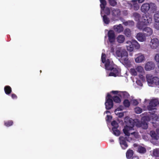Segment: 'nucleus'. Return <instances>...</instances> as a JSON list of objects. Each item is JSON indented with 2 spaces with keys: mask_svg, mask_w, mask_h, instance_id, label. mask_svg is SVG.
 <instances>
[{
  "mask_svg": "<svg viewBox=\"0 0 159 159\" xmlns=\"http://www.w3.org/2000/svg\"><path fill=\"white\" fill-rule=\"evenodd\" d=\"M131 130H110V132L115 136H118L125 134V139L129 142H132L135 138H138L139 134L136 132H131Z\"/></svg>",
  "mask_w": 159,
  "mask_h": 159,
  "instance_id": "nucleus-1",
  "label": "nucleus"
},
{
  "mask_svg": "<svg viewBox=\"0 0 159 159\" xmlns=\"http://www.w3.org/2000/svg\"><path fill=\"white\" fill-rule=\"evenodd\" d=\"M152 16L148 14H143L141 17V20L138 21L137 24V28L142 30L146 25H148L151 23L152 21Z\"/></svg>",
  "mask_w": 159,
  "mask_h": 159,
  "instance_id": "nucleus-2",
  "label": "nucleus"
},
{
  "mask_svg": "<svg viewBox=\"0 0 159 159\" xmlns=\"http://www.w3.org/2000/svg\"><path fill=\"white\" fill-rule=\"evenodd\" d=\"M147 81L148 84L159 85V78L157 77H153L150 74H148L146 76Z\"/></svg>",
  "mask_w": 159,
  "mask_h": 159,
  "instance_id": "nucleus-3",
  "label": "nucleus"
},
{
  "mask_svg": "<svg viewBox=\"0 0 159 159\" xmlns=\"http://www.w3.org/2000/svg\"><path fill=\"white\" fill-rule=\"evenodd\" d=\"M125 125L123 129H129L133 128L134 125H136V123L134 120L131 118H126L125 119Z\"/></svg>",
  "mask_w": 159,
  "mask_h": 159,
  "instance_id": "nucleus-4",
  "label": "nucleus"
},
{
  "mask_svg": "<svg viewBox=\"0 0 159 159\" xmlns=\"http://www.w3.org/2000/svg\"><path fill=\"white\" fill-rule=\"evenodd\" d=\"M116 54L118 57L123 58L125 62L128 60V54L125 50H117L116 51Z\"/></svg>",
  "mask_w": 159,
  "mask_h": 159,
  "instance_id": "nucleus-5",
  "label": "nucleus"
},
{
  "mask_svg": "<svg viewBox=\"0 0 159 159\" xmlns=\"http://www.w3.org/2000/svg\"><path fill=\"white\" fill-rule=\"evenodd\" d=\"M107 35L109 42L111 44H113L116 40V36L114 31L112 30H109L108 32Z\"/></svg>",
  "mask_w": 159,
  "mask_h": 159,
  "instance_id": "nucleus-6",
  "label": "nucleus"
},
{
  "mask_svg": "<svg viewBox=\"0 0 159 159\" xmlns=\"http://www.w3.org/2000/svg\"><path fill=\"white\" fill-rule=\"evenodd\" d=\"M159 102L157 99L152 100L150 102L149 105L147 107L149 111H152L155 109V107L158 104Z\"/></svg>",
  "mask_w": 159,
  "mask_h": 159,
  "instance_id": "nucleus-7",
  "label": "nucleus"
},
{
  "mask_svg": "<svg viewBox=\"0 0 159 159\" xmlns=\"http://www.w3.org/2000/svg\"><path fill=\"white\" fill-rule=\"evenodd\" d=\"M150 5L148 3H143L141 6L140 10L141 11L144 13V14H147L150 10Z\"/></svg>",
  "mask_w": 159,
  "mask_h": 159,
  "instance_id": "nucleus-8",
  "label": "nucleus"
},
{
  "mask_svg": "<svg viewBox=\"0 0 159 159\" xmlns=\"http://www.w3.org/2000/svg\"><path fill=\"white\" fill-rule=\"evenodd\" d=\"M159 44V42L158 39L154 38L151 39L150 43V46L152 48L156 49L158 47Z\"/></svg>",
  "mask_w": 159,
  "mask_h": 159,
  "instance_id": "nucleus-9",
  "label": "nucleus"
},
{
  "mask_svg": "<svg viewBox=\"0 0 159 159\" xmlns=\"http://www.w3.org/2000/svg\"><path fill=\"white\" fill-rule=\"evenodd\" d=\"M120 145L123 149H125L128 147L127 144L125 141V138L123 137L120 136L119 138Z\"/></svg>",
  "mask_w": 159,
  "mask_h": 159,
  "instance_id": "nucleus-10",
  "label": "nucleus"
},
{
  "mask_svg": "<svg viewBox=\"0 0 159 159\" xmlns=\"http://www.w3.org/2000/svg\"><path fill=\"white\" fill-rule=\"evenodd\" d=\"M136 126L138 128L141 127L143 129H147L148 128V125L145 121L141 122L138 121L136 123Z\"/></svg>",
  "mask_w": 159,
  "mask_h": 159,
  "instance_id": "nucleus-11",
  "label": "nucleus"
},
{
  "mask_svg": "<svg viewBox=\"0 0 159 159\" xmlns=\"http://www.w3.org/2000/svg\"><path fill=\"white\" fill-rule=\"evenodd\" d=\"M155 65L152 61H149L147 62L145 66V70L147 71H149L154 69Z\"/></svg>",
  "mask_w": 159,
  "mask_h": 159,
  "instance_id": "nucleus-12",
  "label": "nucleus"
},
{
  "mask_svg": "<svg viewBox=\"0 0 159 159\" xmlns=\"http://www.w3.org/2000/svg\"><path fill=\"white\" fill-rule=\"evenodd\" d=\"M105 63V69L107 70H112L113 68V65L112 62L110 61L109 59H107Z\"/></svg>",
  "mask_w": 159,
  "mask_h": 159,
  "instance_id": "nucleus-13",
  "label": "nucleus"
},
{
  "mask_svg": "<svg viewBox=\"0 0 159 159\" xmlns=\"http://www.w3.org/2000/svg\"><path fill=\"white\" fill-rule=\"evenodd\" d=\"M151 137L154 139L158 140L159 138V130H153L150 133Z\"/></svg>",
  "mask_w": 159,
  "mask_h": 159,
  "instance_id": "nucleus-14",
  "label": "nucleus"
},
{
  "mask_svg": "<svg viewBox=\"0 0 159 159\" xmlns=\"http://www.w3.org/2000/svg\"><path fill=\"white\" fill-rule=\"evenodd\" d=\"M106 108L107 110H109L113 106V101L112 99L108 98L106 100L105 103Z\"/></svg>",
  "mask_w": 159,
  "mask_h": 159,
  "instance_id": "nucleus-15",
  "label": "nucleus"
},
{
  "mask_svg": "<svg viewBox=\"0 0 159 159\" xmlns=\"http://www.w3.org/2000/svg\"><path fill=\"white\" fill-rule=\"evenodd\" d=\"M135 57V61L137 63L141 62L144 60V56L141 53L136 54Z\"/></svg>",
  "mask_w": 159,
  "mask_h": 159,
  "instance_id": "nucleus-16",
  "label": "nucleus"
},
{
  "mask_svg": "<svg viewBox=\"0 0 159 159\" xmlns=\"http://www.w3.org/2000/svg\"><path fill=\"white\" fill-rule=\"evenodd\" d=\"M136 37L138 40L140 42H144L146 40L145 35L142 33L139 32L137 33Z\"/></svg>",
  "mask_w": 159,
  "mask_h": 159,
  "instance_id": "nucleus-17",
  "label": "nucleus"
},
{
  "mask_svg": "<svg viewBox=\"0 0 159 159\" xmlns=\"http://www.w3.org/2000/svg\"><path fill=\"white\" fill-rule=\"evenodd\" d=\"M143 31L145 32L144 34L145 35L146 34L147 36L151 35L153 32L152 29L148 27H145L143 29Z\"/></svg>",
  "mask_w": 159,
  "mask_h": 159,
  "instance_id": "nucleus-18",
  "label": "nucleus"
},
{
  "mask_svg": "<svg viewBox=\"0 0 159 159\" xmlns=\"http://www.w3.org/2000/svg\"><path fill=\"white\" fill-rule=\"evenodd\" d=\"M131 2H133V4H130L131 7H133L134 10L137 11L138 10L139 8V4L137 3L136 0H132Z\"/></svg>",
  "mask_w": 159,
  "mask_h": 159,
  "instance_id": "nucleus-19",
  "label": "nucleus"
},
{
  "mask_svg": "<svg viewBox=\"0 0 159 159\" xmlns=\"http://www.w3.org/2000/svg\"><path fill=\"white\" fill-rule=\"evenodd\" d=\"M133 16L134 20L136 21H139L141 20V15L138 12H134L133 14Z\"/></svg>",
  "mask_w": 159,
  "mask_h": 159,
  "instance_id": "nucleus-20",
  "label": "nucleus"
},
{
  "mask_svg": "<svg viewBox=\"0 0 159 159\" xmlns=\"http://www.w3.org/2000/svg\"><path fill=\"white\" fill-rule=\"evenodd\" d=\"M114 29L116 32L119 33L122 32L124 30L123 26L121 24H119L117 26H114Z\"/></svg>",
  "mask_w": 159,
  "mask_h": 159,
  "instance_id": "nucleus-21",
  "label": "nucleus"
},
{
  "mask_svg": "<svg viewBox=\"0 0 159 159\" xmlns=\"http://www.w3.org/2000/svg\"><path fill=\"white\" fill-rule=\"evenodd\" d=\"M112 71L109 74V75L110 76H113L114 77H116L119 74L118 71L117 69L116 68H114L113 67V68L112 70Z\"/></svg>",
  "mask_w": 159,
  "mask_h": 159,
  "instance_id": "nucleus-22",
  "label": "nucleus"
},
{
  "mask_svg": "<svg viewBox=\"0 0 159 159\" xmlns=\"http://www.w3.org/2000/svg\"><path fill=\"white\" fill-rule=\"evenodd\" d=\"M4 90L5 93L8 95L10 94L12 92L11 88L8 85L4 87Z\"/></svg>",
  "mask_w": 159,
  "mask_h": 159,
  "instance_id": "nucleus-23",
  "label": "nucleus"
},
{
  "mask_svg": "<svg viewBox=\"0 0 159 159\" xmlns=\"http://www.w3.org/2000/svg\"><path fill=\"white\" fill-rule=\"evenodd\" d=\"M120 11L119 9H113L111 11V14L114 16H118L120 15Z\"/></svg>",
  "mask_w": 159,
  "mask_h": 159,
  "instance_id": "nucleus-24",
  "label": "nucleus"
},
{
  "mask_svg": "<svg viewBox=\"0 0 159 159\" xmlns=\"http://www.w3.org/2000/svg\"><path fill=\"white\" fill-rule=\"evenodd\" d=\"M111 125L112 127V129H117L119 126L118 122L115 120H113L111 122Z\"/></svg>",
  "mask_w": 159,
  "mask_h": 159,
  "instance_id": "nucleus-25",
  "label": "nucleus"
},
{
  "mask_svg": "<svg viewBox=\"0 0 159 159\" xmlns=\"http://www.w3.org/2000/svg\"><path fill=\"white\" fill-rule=\"evenodd\" d=\"M149 4L150 5V9L152 12L154 13L157 9V7L156 5L154 3L150 2Z\"/></svg>",
  "mask_w": 159,
  "mask_h": 159,
  "instance_id": "nucleus-26",
  "label": "nucleus"
},
{
  "mask_svg": "<svg viewBox=\"0 0 159 159\" xmlns=\"http://www.w3.org/2000/svg\"><path fill=\"white\" fill-rule=\"evenodd\" d=\"M134 48L137 49L140 48V46L139 44L137 41L135 40H133L132 41V44Z\"/></svg>",
  "mask_w": 159,
  "mask_h": 159,
  "instance_id": "nucleus-27",
  "label": "nucleus"
},
{
  "mask_svg": "<svg viewBox=\"0 0 159 159\" xmlns=\"http://www.w3.org/2000/svg\"><path fill=\"white\" fill-rule=\"evenodd\" d=\"M124 34L127 37H130L131 36V31L129 28H126L124 30Z\"/></svg>",
  "mask_w": 159,
  "mask_h": 159,
  "instance_id": "nucleus-28",
  "label": "nucleus"
},
{
  "mask_svg": "<svg viewBox=\"0 0 159 159\" xmlns=\"http://www.w3.org/2000/svg\"><path fill=\"white\" fill-rule=\"evenodd\" d=\"M116 39L118 43H122L124 42L125 38L123 35H119L117 37Z\"/></svg>",
  "mask_w": 159,
  "mask_h": 159,
  "instance_id": "nucleus-29",
  "label": "nucleus"
},
{
  "mask_svg": "<svg viewBox=\"0 0 159 159\" xmlns=\"http://www.w3.org/2000/svg\"><path fill=\"white\" fill-rule=\"evenodd\" d=\"M134 152L131 150H128L126 153V157L127 158H130L133 156Z\"/></svg>",
  "mask_w": 159,
  "mask_h": 159,
  "instance_id": "nucleus-30",
  "label": "nucleus"
},
{
  "mask_svg": "<svg viewBox=\"0 0 159 159\" xmlns=\"http://www.w3.org/2000/svg\"><path fill=\"white\" fill-rule=\"evenodd\" d=\"M100 7L101 10H103L107 5V2L105 0H100Z\"/></svg>",
  "mask_w": 159,
  "mask_h": 159,
  "instance_id": "nucleus-31",
  "label": "nucleus"
},
{
  "mask_svg": "<svg viewBox=\"0 0 159 159\" xmlns=\"http://www.w3.org/2000/svg\"><path fill=\"white\" fill-rule=\"evenodd\" d=\"M154 19L156 23L159 22V11H157L154 16Z\"/></svg>",
  "mask_w": 159,
  "mask_h": 159,
  "instance_id": "nucleus-32",
  "label": "nucleus"
},
{
  "mask_svg": "<svg viewBox=\"0 0 159 159\" xmlns=\"http://www.w3.org/2000/svg\"><path fill=\"white\" fill-rule=\"evenodd\" d=\"M13 122L12 120H8L4 121V124L7 127H9L13 125Z\"/></svg>",
  "mask_w": 159,
  "mask_h": 159,
  "instance_id": "nucleus-33",
  "label": "nucleus"
},
{
  "mask_svg": "<svg viewBox=\"0 0 159 159\" xmlns=\"http://www.w3.org/2000/svg\"><path fill=\"white\" fill-rule=\"evenodd\" d=\"M120 93V96L124 98H128L129 96V94L126 92H121Z\"/></svg>",
  "mask_w": 159,
  "mask_h": 159,
  "instance_id": "nucleus-34",
  "label": "nucleus"
},
{
  "mask_svg": "<svg viewBox=\"0 0 159 159\" xmlns=\"http://www.w3.org/2000/svg\"><path fill=\"white\" fill-rule=\"evenodd\" d=\"M138 151L139 152L141 153H144L146 152V149L142 146H139L138 147Z\"/></svg>",
  "mask_w": 159,
  "mask_h": 159,
  "instance_id": "nucleus-35",
  "label": "nucleus"
},
{
  "mask_svg": "<svg viewBox=\"0 0 159 159\" xmlns=\"http://www.w3.org/2000/svg\"><path fill=\"white\" fill-rule=\"evenodd\" d=\"M103 20L104 23L107 24H108L110 22L109 18L106 15L103 16Z\"/></svg>",
  "mask_w": 159,
  "mask_h": 159,
  "instance_id": "nucleus-36",
  "label": "nucleus"
},
{
  "mask_svg": "<svg viewBox=\"0 0 159 159\" xmlns=\"http://www.w3.org/2000/svg\"><path fill=\"white\" fill-rule=\"evenodd\" d=\"M113 99L114 101L116 103H120L121 102L120 98L116 96H113Z\"/></svg>",
  "mask_w": 159,
  "mask_h": 159,
  "instance_id": "nucleus-37",
  "label": "nucleus"
},
{
  "mask_svg": "<svg viewBox=\"0 0 159 159\" xmlns=\"http://www.w3.org/2000/svg\"><path fill=\"white\" fill-rule=\"evenodd\" d=\"M153 155L156 157L159 156V149L156 148L154 149L153 151Z\"/></svg>",
  "mask_w": 159,
  "mask_h": 159,
  "instance_id": "nucleus-38",
  "label": "nucleus"
},
{
  "mask_svg": "<svg viewBox=\"0 0 159 159\" xmlns=\"http://www.w3.org/2000/svg\"><path fill=\"white\" fill-rule=\"evenodd\" d=\"M123 104L125 107H128L130 106V103L128 99H125L123 102Z\"/></svg>",
  "mask_w": 159,
  "mask_h": 159,
  "instance_id": "nucleus-39",
  "label": "nucleus"
},
{
  "mask_svg": "<svg viewBox=\"0 0 159 159\" xmlns=\"http://www.w3.org/2000/svg\"><path fill=\"white\" fill-rule=\"evenodd\" d=\"M108 2L110 5L113 7L117 4V2L115 0H108Z\"/></svg>",
  "mask_w": 159,
  "mask_h": 159,
  "instance_id": "nucleus-40",
  "label": "nucleus"
},
{
  "mask_svg": "<svg viewBox=\"0 0 159 159\" xmlns=\"http://www.w3.org/2000/svg\"><path fill=\"white\" fill-rule=\"evenodd\" d=\"M102 10L106 14H107V15H109L110 13V10L109 8L108 7H105L103 9V10Z\"/></svg>",
  "mask_w": 159,
  "mask_h": 159,
  "instance_id": "nucleus-41",
  "label": "nucleus"
},
{
  "mask_svg": "<svg viewBox=\"0 0 159 159\" xmlns=\"http://www.w3.org/2000/svg\"><path fill=\"white\" fill-rule=\"evenodd\" d=\"M135 69L137 72L139 73H142L143 70V67L141 66H138Z\"/></svg>",
  "mask_w": 159,
  "mask_h": 159,
  "instance_id": "nucleus-42",
  "label": "nucleus"
},
{
  "mask_svg": "<svg viewBox=\"0 0 159 159\" xmlns=\"http://www.w3.org/2000/svg\"><path fill=\"white\" fill-rule=\"evenodd\" d=\"M134 111L137 114H140L142 112V110L139 107H136L134 109Z\"/></svg>",
  "mask_w": 159,
  "mask_h": 159,
  "instance_id": "nucleus-43",
  "label": "nucleus"
},
{
  "mask_svg": "<svg viewBox=\"0 0 159 159\" xmlns=\"http://www.w3.org/2000/svg\"><path fill=\"white\" fill-rule=\"evenodd\" d=\"M106 55L105 54L102 53V54L101 56V60L102 62L104 63L106 62Z\"/></svg>",
  "mask_w": 159,
  "mask_h": 159,
  "instance_id": "nucleus-44",
  "label": "nucleus"
},
{
  "mask_svg": "<svg viewBox=\"0 0 159 159\" xmlns=\"http://www.w3.org/2000/svg\"><path fill=\"white\" fill-rule=\"evenodd\" d=\"M126 48L127 50L130 52H131L133 51L134 49L132 44H130L129 45H127Z\"/></svg>",
  "mask_w": 159,
  "mask_h": 159,
  "instance_id": "nucleus-45",
  "label": "nucleus"
},
{
  "mask_svg": "<svg viewBox=\"0 0 159 159\" xmlns=\"http://www.w3.org/2000/svg\"><path fill=\"white\" fill-rule=\"evenodd\" d=\"M128 25L130 26H134V22L133 20H128L127 21Z\"/></svg>",
  "mask_w": 159,
  "mask_h": 159,
  "instance_id": "nucleus-46",
  "label": "nucleus"
},
{
  "mask_svg": "<svg viewBox=\"0 0 159 159\" xmlns=\"http://www.w3.org/2000/svg\"><path fill=\"white\" fill-rule=\"evenodd\" d=\"M130 71L131 73L134 75H137V71L136 70V69L131 68L130 69Z\"/></svg>",
  "mask_w": 159,
  "mask_h": 159,
  "instance_id": "nucleus-47",
  "label": "nucleus"
},
{
  "mask_svg": "<svg viewBox=\"0 0 159 159\" xmlns=\"http://www.w3.org/2000/svg\"><path fill=\"white\" fill-rule=\"evenodd\" d=\"M115 113V114L116 115H118V117H119L120 118H121V117H123L124 116V113L123 112L116 113V112Z\"/></svg>",
  "mask_w": 159,
  "mask_h": 159,
  "instance_id": "nucleus-48",
  "label": "nucleus"
},
{
  "mask_svg": "<svg viewBox=\"0 0 159 159\" xmlns=\"http://www.w3.org/2000/svg\"><path fill=\"white\" fill-rule=\"evenodd\" d=\"M154 27L155 29L159 30V23H154Z\"/></svg>",
  "mask_w": 159,
  "mask_h": 159,
  "instance_id": "nucleus-49",
  "label": "nucleus"
},
{
  "mask_svg": "<svg viewBox=\"0 0 159 159\" xmlns=\"http://www.w3.org/2000/svg\"><path fill=\"white\" fill-rule=\"evenodd\" d=\"M123 107L122 106H120L119 107L117 108L115 111V112H116L117 111H121L122 110Z\"/></svg>",
  "mask_w": 159,
  "mask_h": 159,
  "instance_id": "nucleus-50",
  "label": "nucleus"
},
{
  "mask_svg": "<svg viewBox=\"0 0 159 159\" xmlns=\"http://www.w3.org/2000/svg\"><path fill=\"white\" fill-rule=\"evenodd\" d=\"M155 59L157 62L159 63V54H157L155 56Z\"/></svg>",
  "mask_w": 159,
  "mask_h": 159,
  "instance_id": "nucleus-51",
  "label": "nucleus"
},
{
  "mask_svg": "<svg viewBox=\"0 0 159 159\" xmlns=\"http://www.w3.org/2000/svg\"><path fill=\"white\" fill-rule=\"evenodd\" d=\"M132 102L134 106H137L139 104V102H138V101L137 100H136V99L133 100L132 101Z\"/></svg>",
  "mask_w": 159,
  "mask_h": 159,
  "instance_id": "nucleus-52",
  "label": "nucleus"
},
{
  "mask_svg": "<svg viewBox=\"0 0 159 159\" xmlns=\"http://www.w3.org/2000/svg\"><path fill=\"white\" fill-rule=\"evenodd\" d=\"M112 117L110 116L107 115L106 117V120L107 121H110L111 120Z\"/></svg>",
  "mask_w": 159,
  "mask_h": 159,
  "instance_id": "nucleus-53",
  "label": "nucleus"
},
{
  "mask_svg": "<svg viewBox=\"0 0 159 159\" xmlns=\"http://www.w3.org/2000/svg\"><path fill=\"white\" fill-rule=\"evenodd\" d=\"M11 97L13 99H16L17 98L16 95L14 93H13L11 94Z\"/></svg>",
  "mask_w": 159,
  "mask_h": 159,
  "instance_id": "nucleus-54",
  "label": "nucleus"
},
{
  "mask_svg": "<svg viewBox=\"0 0 159 159\" xmlns=\"http://www.w3.org/2000/svg\"><path fill=\"white\" fill-rule=\"evenodd\" d=\"M111 98L112 97L111 95L110 94L108 93L106 97V100L108 99V98H109L110 99H111Z\"/></svg>",
  "mask_w": 159,
  "mask_h": 159,
  "instance_id": "nucleus-55",
  "label": "nucleus"
},
{
  "mask_svg": "<svg viewBox=\"0 0 159 159\" xmlns=\"http://www.w3.org/2000/svg\"><path fill=\"white\" fill-rule=\"evenodd\" d=\"M111 93L114 94H117L119 93V91H112Z\"/></svg>",
  "mask_w": 159,
  "mask_h": 159,
  "instance_id": "nucleus-56",
  "label": "nucleus"
},
{
  "mask_svg": "<svg viewBox=\"0 0 159 159\" xmlns=\"http://www.w3.org/2000/svg\"><path fill=\"white\" fill-rule=\"evenodd\" d=\"M126 43L129 44V45L132 44V42L130 41H128L126 42Z\"/></svg>",
  "mask_w": 159,
  "mask_h": 159,
  "instance_id": "nucleus-57",
  "label": "nucleus"
},
{
  "mask_svg": "<svg viewBox=\"0 0 159 159\" xmlns=\"http://www.w3.org/2000/svg\"><path fill=\"white\" fill-rule=\"evenodd\" d=\"M114 140L113 139H111L110 140V142H111V143H112V142H114Z\"/></svg>",
  "mask_w": 159,
  "mask_h": 159,
  "instance_id": "nucleus-58",
  "label": "nucleus"
},
{
  "mask_svg": "<svg viewBox=\"0 0 159 159\" xmlns=\"http://www.w3.org/2000/svg\"><path fill=\"white\" fill-rule=\"evenodd\" d=\"M125 25H128V23H127V21H126L125 22Z\"/></svg>",
  "mask_w": 159,
  "mask_h": 159,
  "instance_id": "nucleus-59",
  "label": "nucleus"
},
{
  "mask_svg": "<svg viewBox=\"0 0 159 159\" xmlns=\"http://www.w3.org/2000/svg\"><path fill=\"white\" fill-rule=\"evenodd\" d=\"M105 112H106V113H109V112H110L109 111H106Z\"/></svg>",
  "mask_w": 159,
  "mask_h": 159,
  "instance_id": "nucleus-60",
  "label": "nucleus"
},
{
  "mask_svg": "<svg viewBox=\"0 0 159 159\" xmlns=\"http://www.w3.org/2000/svg\"><path fill=\"white\" fill-rule=\"evenodd\" d=\"M152 115H153L155 116V114H154V113H152Z\"/></svg>",
  "mask_w": 159,
  "mask_h": 159,
  "instance_id": "nucleus-61",
  "label": "nucleus"
},
{
  "mask_svg": "<svg viewBox=\"0 0 159 159\" xmlns=\"http://www.w3.org/2000/svg\"><path fill=\"white\" fill-rule=\"evenodd\" d=\"M40 72H42V71L41 70H40Z\"/></svg>",
  "mask_w": 159,
  "mask_h": 159,
  "instance_id": "nucleus-62",
  "label": "nucleus"
},
{
  "mask_svg": "<svg viewBox=\"0 0 159 159\" xmlns=\"http://www.w3.org/2000/svg\"><path fill=\"white\" fill-rule=\"evenodd\" d=\"M136 159H138V157H137L136 158Z\"/></svg>",
  "mask_w": 159,
  "mask_h": 159,
  "instance_id": "nucleus-63",
  "label": "nucleus"
},
{
  "mask_svg": "<svg viewBox=\"0 0 159 159\" xmlns=\"http://www.w3.org/2000/svg\"><path fill=\"white\" fill-rule=\"evenodd\" d=\"M158 104L159 106V103H158Z\"/></svg>",
  "mask_w": 159,
  "mask_h": 159,
  "instance_id": "nucleus-64",
  "label": "nucleus"
}]
</instances>
